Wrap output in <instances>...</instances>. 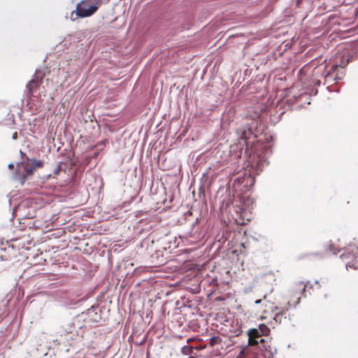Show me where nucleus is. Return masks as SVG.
<instances>
[{
    "label": "nucleus",
    "instance_id": "obj_23",
    "mask_svg": "<svg viewBox=\"0 0 358 358\" xmlns=\"http://www.w3.org/2000/svg\"><path fill=\"white\" fill-rule=\"evenodd\" d=\"M336 73H338V76H341L342 78V76L343 74V71H341V72L338 71Z\"/></svg>",
    "mask_w": 358,
    "mask_h": 358
},
{
    "label": "nucleus",
    "instance_id": "obj_21",
    "mask_svg": "<svg viewBox=\"0 0 358 358\" xmlns=\"http://www.w3.org/2000/svg\"><path fill=\"white\" fill-rule=\"evenodd\" d=\"M259 343H264L265 342V339L262 338V337L258 339Z\"/></svg>",
    "mask_w": 358,
    "mask_h": 358
},
{
    "label": "nucleus",
    "instance_id": "obj_14",
    "mask_svg": "<svg viewBox=\"0 0 358 358\" xmlns=\"http://www.w3.org/2000/svg\"><path fill=\"white\" fill-rule=\"evenodd\" d=\"M285 314V312H279V313H275L274 317H273V320L276 322H278V323H280L281 322V320H282V317L283 316V315Z\"/></svg>",
    "mask_w": 358,
    "mask_h": 358
},
{
    "label": "nucleus",
    "instance_id": "obj_2",
    "mask_svg": "<svg viewBox=\"0 0 358 358\" xmlns=\"http://www.w3.org/2000/svg\"><path fill=\"white\" fill-rule=\"evenodd\" d=\"M101 2L98 1L95 4L88 5L84 1H80L76 6V9L72 13H76L77 17H87L92 15L99 8Z\"/></svg>",
    "mask_w": 358,
    "mask_h": 358
},
{
    "label": "nucleus",
    "instance_id": "obj_4",
    "mask_svg": "<svg viewBox=\"0 0 358 358\" xmlns=\"http://www.w3.org/2000/svg\"><path fill=\"white\" fill-rule=\"evenodd\" d=\"M349 59H347L346 62H341L340 64H335L333 65L331 67V69L329 71V72L325 76V81L326 82H332V81H338L341 80V77L338 76V73H336L334 75V73L337 72L338 70V68L341 67L342 69H344L345 66L348 64Z\"/></svg>",
    "mask_w": 358,
    "mask_h": 358
},
{
    "label": "nucleus",
    "instance_id": "obj_10",
    "mask_svg": "<svg viewBox=\"0 0 358 358\" xmlns=\"http://www.w3.org/2000/svg\"><path fill=\"white\" fill-rule=\"evenodd\" d=\"M29 161L31 162V167L41 168L43 166V163L41 161L38 160L35 158L29 159Z\"/></svg>",
    "mask_w": 358,
    "mask_h": 358
},
{
    "label": "nucleus",
    "instance_id": "obj_25",
    "mask_svg": "<svg viewBox=\"0 0 358 358\" xmlns=\"http://www.w3.org/2000/svg\"><path fill=\"white\" fill-rule=\"evenodd\" d=\"M98 155H99V152H95V153L94 154V156H93V157H94V158H96V157H98Z\"/></svg>",
    "mask_w": 358,
    "mask_h": 358
},
{
    "label": "nucleus",
    "instance_id": "obj_20",
    "mask_svg": "<svg viewBox=\"0 0 358 358\" xmlns=\"http://www.w3.org/2000/svg\"><path fill=\"white\" fill-rule=\"evenodd\" d=\"M13 139L16 140L17 138V133L15 132L12 136Z\"/></svg>",
    "mask_w": 358,
    "mask_h": 358
},
{
    "label": "nucleus",
    "instance_id": "obj_19",
    "mask_svg": "<svg viewBox=\"0 0 358 358\" xmlns=\"http://www.w3.org/2000/svg\"><path fill=\"white\" fill-rule=\"evenodd\" d=\"M20 152L22 157H25L28 161L29 160V158L26 155L24 152H23L22 150H20Z\"/></svg>",
    "mask_w": 358,
    "mask_h": 358
},
{
    "label": "nucleus",
    "instance_id": "obj_33",
    "mask_svg": "<svg viewBox=\"0 0 358 358\" xmlns=\"http://www.w3.org/2000/svg\"><path fill=\"white\" fill-rule=\"evenodd\" d=\"M357 250H358V247H357Z\"/></svg>",
    "mask_w": 358,
    "mask_h": 358
},
{
    "label": "nucleus",
    "instance_id": "obj_24",
    "mask_svg": "<svg viewBox=\"0 0 358 358\" xmlns=\"http://www.w3.org/2000/svg\"><path fill=\"white\" fill-rule=\"evenodd\" d=\"M261 301H262V300H261V299H257V300H256V301H255V303L256 304H259V303H261Z\"/></svg>",
    "mask_w": 358,
    "mask_h": 358
},
{
    "label": "nucleus",
    "instance_id": "obj_5",
    "mask_svg": "<svg viewBox=\"0 0 358 358\" xmlns=\"http://www.w3.org/2000/svg\"><path fill=\"white\" fill-rule=\"evenodd\" d=\"M247 336L248 337V345L250 346L257 345L259 344L258 339L262 337L256 328L249 329L247 331Z\"/></svg>",
    "mask_w": 358,
    "mask_h": 358
},
{
    "label": "nucleus",
    "instance_id": "obj_9",
    "mask_svg": "<svg viewBox=\"0 0 358 358\" xmlns=\"http://www.w3.org/2000/svg\"><path fill=\"white\" fill-rule=\"evenodd\" d=\"M256 329L260 333V334H262V336H266L271 332L270 329L265 324H259L258 327Z\"/></svg>",
    "mask_w": 358,
    "mask_h": 358
},
{
    "label": "nucleus",
    "instance_id": "obj_6",
    "mask_svg": "<svg viewBox=\"0 0 358 358\" xmlns=\"http://www.w3.org/2000/svg\"><path fill=\"white\" fill-rule=\"evenodd\" d=\"M151 258L152 259V262L162 265L166 262V257H164V254L162 253L161 249H158L155 251L154 254L151 255Z\"/></svg>",
    "mask_w": 358,
    "mask_h": 358
},
{
    "label": "nucleus",
    "instance_id": "obj_15",
    "mask_svg": "<svg viewBox=\"0 0 358 358\" xmlns=\"http://www.w3.org/2000/svg\"><path fill=\"white\" fill-rule=\"evenodd\" d=\"M60 171H61V165L58 164L57 166V167L55 168V169L54 170L53 173H54V174L57 175V174H59Z\"/></svg>",
    "mask_w": 358,
    "mask_h": 358
},
{
    "label": "nucleus",
    "instance_id": "obj_32",
    "mask_svg": "<svg viewBox=\"0 0 358 358\" xmlns=\"http://www.w3.org/2000/svg\"><path fill=\"white\" fill-rule=\"evenodd\" d=\"M109 0H107V1H108Z\"/></svg>",
    "mask_w": 358,
    "mask_h": 358
},
{
    "label": "nucleus",
    "instance_id": "obj_3",
    "mask_svg": "<svg viewBox=\"0 0 358 358\" xmlns=\"http://www.w3.org/2000/svg\"><path fill=\"white\" fill-rule=\"evenodd\" d=\"M102 310L99 305L92 306L85 312L81 313L78 317L84 321H88L91 323L97 324L102 320Z\"/></svg>",
    "mask_w": 358,
    "mask_h": 358
},
{
    "label": "nucleus",
    "instance_id": "obj_12",
    "mask_svg": "<svg viewBox=\"0 0 358 358\" xmlns=\"http://www.w3.org/2000/svg\"><path fill=\"white\" fill-rule=\"evenodd\" d=\"M34 168L31 166H28L27 165H24V174L28 178L34 173Z\"/></svg>",
    "mask_w": 358,
    "mask_h": 358
},
{
    "label": "nucleus",
    "instance_id": "obj_18",
    "mask_svg": "<svg viewBox=\"0 0 358 358\" xmlns=\"http://www.w3.org/2000/svg\"><path fill=\"white\" fill-rule=\"evenodd\" d=\"M303 1L304 0H296V1H295L296 6L298 8H300L301 6Z\"/></svg>",
    "mask_w": 358,
    "mask_h": 358
},
{
    "label": "nucleus",
    "instance_id": "obj_7",
    "mask_svg": "<svg viewBox=\"0 0 358 358\" xmlns=\"http://www.w3.org/2000/svg\"><path fill=\"white\" fill-rule=\"evenodd\" d=\"M41 82L42 78L40 80H38L37 78L31 79L26 86L28 91L27 95H32L35 90L38 87L40 83Z\"/></svg>",
    "mask_w": 358,
    "mask_h": 358
},
{
    "label": "nucleus",
    "instance_id": "obj_1",
    "mask_svg": "<svg viewBox=\"0 0 358 358\" xmlns=\"http://www.w3.org/2000/svg\"><path fill=\"white\" fill-rule=\"evenodd\" d=\"M257 137V134L254 133L252 127L244 129L236 147L240 150L239 156L244 155L254 173L258 175L262 171L264 165L268 164L264 153V150L267 152L268 148L262 142L255 140Z\"/></svg>",
    "mask_w": 358,
    "mask_h": 358
},
{
    "label": "nucleus",
    "instance_id": "obj_8",
    "mask_svg": "<svg viewBox=\"0 0 358 358\" xmlns=\"http://www.w3.org/2000/svg\"><path fill=\"white\" fill-rule=\"evenodd\" d=\"M13 178L15 180L19 182L22 185H23L26 182L27 177L23 173H21L19 169H17L14 173Z\"/></svg>",
    "mask_w": 358,
    "mask_h": 358
},
{
    "label": "nucleus",
    "instance_id": "obj_13",
    "mask_svg": "<svg viewBox=\"0 0 358 358\" xmlns=\"http://www.w3.org/2000/svg\"><path fill=\"white\" fill-rule=\"evenodd\" d=\"M220 341H221V339L219 336H213L210 338L209 345L210 346H214L215 345L220 343Z\"/></svg>",
    "mask_w": 358,
    "mask_h": 358
},
{
    "label": "nucleus",
    "instance_id": "obj_16",
    "mask_svg": "<svg viewBox=\"0 0 358 358\" xmlns=\"http://www.w3.org/2000/svg\"><path fill=\"white\" fill-rule=\"evenodd\" d=\"M83 301V299L76 300V301H72L71 303H70V305L76 306V305H78L80 303H81Z\"/></svg>",
    "mask_w": 358,
    "mask_h": 358
},
{
    "label": "nucleus",
    "instance_id": "obj_31",
    "mask_svg": "<svg viewBox=\"0 0 358 358\" xmlns=\"http://www.w3.org/2000/svg\"><path fill=\"white\" fill-rule=\"evenodd\" d=\"M303 291L306 290V286H304L303 289Z\"/></svg>",
    "mask_w": 358,
    "mask_h": 358
},
{
    "label": "nucleus",
    "instance_id": "obj_17",
    "mask_svg": "<svg viewBox=\"0 0 358 358\" xmlns=\"http://www.w3.org/2000/svg\"><path fill=\"white\" fill-rule=\"evenodd\" d=\"M171 248V246H170V245H169L168 248H167V247H166V246H164V247H163V248L161 249V250H162V253H164V255H168V254H169V252L167 251V250H168V248Z\"/></svg>",
    "mask_w": 358,
    "mask_h": 358
},
{
    "label": "nucleus",
    "instance_id": "obj_27",
    "mask_svg": "<svg viewBox=\"0 0 358 358\" xmlns=\"http://www.w3.org/2000/svg\"><path fill=\"white\" fill-rule=\"evenodd\" d=\"M333 248H334V246H333L332 245H330V248H329V249H330L331 250H333Z\"/></svg>",
    "mask_w": 358,
    "mask_h": 358
},
{
    "label": "nucleus",
    "instance_id": "obj_30",
    "mask_svg": "<svg viewBox=\"0 0 358 358\" xmlns=\"http://www.w3.org/2000/svg\"><path fill=\"white\" fill-rule=\"evenodd\" d=\"M313 255H319V253H313Z\"/></svg>",
    "mask_w": 358,
    "mask_h": 358
},
{
    "label": "nucleus",
    "instance_id": "obj_26",
    "mask_svg": "<svg viewBox=\"0 0 358 358\" xmlns=\"http://www.w3.org/2000/svg\"><path fill=\"white\" fill-rule=\"evenodd\" d=\"M189 28V25L187 24L185 25V27H182V29H188Z\"/></svg>",
    "mask_w": 358,
    "mask_h": 358
},
{
    "label": "nucleus",
    "instance_id": "obj_11",
    "mask_svg": "<svg viewBox=\"0 0 358 358\" xmlns=\"http://www.w3.org/2000/svg\"><path fill=\"white\" fill-rule=\"evenodd\" d=\"M193 348L190 345H184L181 348V353L185 355H189L192 353Z\"/></svg>",
    "mask_w": 358,
    "mask_h": 358
},
{
    "label": "nucleus",
    "instance_id": "obj_22",
    "mask_svg": "<svg viewBox=\"0 0 358 358\" xmlns=\"http://www.w3.org/2000/svg\"><path fill=\"white\" fill-rule=\"evenodd\" d=\"M9 169H12L14 168V164L13 163H10L8 166Z\"/></svg>",
    "mask_w": 358,
    "mask_h": 358
},
{
    "label": "nucleus",
    "instance_id": "obj_29",
    "mask_svg": "<svg viewBox=\"0 0 358 358\" xmlns=\"http://www.w3.org/2000/svg\"><path fill=\"white\" fill-rule=\"evenodd\" d=\"M348 266L351 267L352 266H351L350 264H346V267H347V268H348Z\"/></svg>",
    "mask_w": 358,
    "mask_h": 358
},
{
    "label": "nucleus",
    "instance_id": "obj_28",
    "mask_svg": "<svg viewBox=\"0 0 358 358\" xmlns=\"http://www.w3.org/2000/svg\"><path fill=\"white\" fill-rule=\"evenodd\" d=\"M340 250H336V251H333V253L334 254H336L338 252H339Z\"/></svg>",
    "mask_w": 358,
    "mask_h": 358
}]
</instances>
